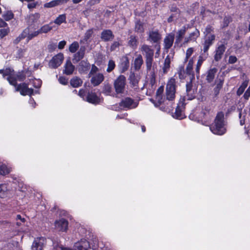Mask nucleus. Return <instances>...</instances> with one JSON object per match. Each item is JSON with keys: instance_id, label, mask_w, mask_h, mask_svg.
Listing matches in <instances>:
<instances>
[{"instance_id": "1", "label": "nucleus", "mask_w": 250, "mask_h": 250, "mask_svg": "<svg viewBox=\"0 0 250 250\" xmlns=\"http://www.w3.org/2000/svg\"><path fill=\"white\" fill-rule=\"evenodd\" d=\"M210 130L213 134L218 135H222L225 133L226 128L223 112H220L217 114L214 123L210 126Z\"/></svg>"}, {"instance_id": "2", "label": "nucleus", "mask_w": 250, "mask_h": 250, "mask_svg": "<svg viewBox=\"0 0 250 250\" xmlns=\"http://www.w3.org/2000/svg\"><path fill=\"white\" fill-rule=\"evenodd\" d=\"M176 91V81L174 78H171L166 86V97L168 101H172L175 98Z\"/></svg>"}, {"instance_id": "3", "label": "nucleus", "mask_w": 250, "mask_h": 250, "mask_svg": "<svg viewBox=\"0 0 250 250\" xmlns=\"http://www.w3.org/2000/svg\"><path fill=\"white\" fill-rule=\"evenodd\" d=\"M125 77L123 75H120L114 81V86L117 93L124 92L125 86Z\"/></svg>"}, {"instance_id": "4", "label": "nucleus", "mask_w": 250, "mask_h": 250, "mask_svg": "<svg viewBox=\"0 0 250 250\" xmlns=\"http://www.w3.org/2000/svg\"><path fill=\"white\" fill-rule=\"evenodd\" d=\"M64 250H93L89 243L85 239H81L74 244L73 249H64Z\"/></svg>"}, {"instance_id": "5", "label": "nucleus", "mask_w": 250, "mask_h": 250, "mask_svg": "<svg viewBox=\"0 0 250 250\" xmlns=\"http://www.w3.org/2000/svg\"><path fill=\"white\" fill-rule=\"evenodd\" d=\"M0 74H2L4 78L7 76L6 79L10 84L16 86L15 74L12 69L7 68L5 69H0Z\"/></svg>"}, {"instance_id": "6", "label": "nucleus", "mask_w": 250, "mask_h": 250, "mask_svg": "<svg viewBox=\"0 0 250 250\" xmlns=\"http://www.w3.org/2000/svg\"><path fill=\"white\" fill-rule=\"evenodd\" d=\"M28 83H22L16 87V91H20L22 95H31L33 93V89L28 87Z\"/></svg>"}, {"instance_id": "7", "label": "nucleus", "mask_w": 250, "mask_h": 250, "mask_svg": "<svg viewBox=\"0 0 250 250\" xmlns=\"http://www.w3.org/2000/svg\"><path fill=\"white\" fill-rule=\"evenodd\" d=\"M63 60V55L62 53H59L54 57L49 63L50 67L56 68L60 66Z\"/></svg>"}, {"instance_id": "8", "label": "nucleus", "mask_w": 250, "mask_h": 250, "mask_svg": "<svg viewBox=\"0 0 250 250\" xmlns=\"http://www.w3.org/2000/svg\"><path fill=\"white\" fill-rule=\"evenodd\" d=\"M45 244V238L44 237L37 238L32 244L31 250H42Z\"/></svg>"}, {"instance_id": "9", "label": "nucleus", "mask_w": 250, "mask_h": 250, "mask_svg": "<svg viewBox=\"0 0 250 250\" xmlns=\"http://www.w3.org/2000/svg\"><path fill=\"white\" fill-rule=\"evenodd\" d=\"M120 105L124 108L128 109L134 108L137 106L138 104L130 98H126L123 100Z\"/></svg>"}, {"instance_id": "10", "label": "nucleus", "mask_w": 250, "mask_h": 250, "mask_svg": "<svg viewBox=\"0 0 250 250\" xmlns=\"http://www.w3.org/2000/svg\"><path fill=\"white\" fill-rule=\"evenodd\" d=\"M68 222L64 219H61L55 222V227L58 231H65L67 230Z\"/></svg>"}, {"instance_id": "11", "label": "nucleus", "mask_w": 250, "mask_h": 250, "mask_svg": "<svg viewBox=\"0 0 250 250\" xmlns=\"http://www.w3.org/2000/svg\"><path fill=\"white\" fill-rule=\"evenodd\" d=\"M161 39V35L158 30H151L149 32L148 40L151 42L157 43Z\"/></svg>"}, {"instance_id": "12", "label": "nucleus", "mask_w": 250, "mask_h": 250, "mask_svg": "<svg viewBox=\"0 0 250 250\" xmlns=\"http://www.w3.org/2000/svg\"><path fill=\"white\" fill-rule=\"evenodd\" d=\"M89 77H91V83L94 86L98 85L104 80V75L101 73L93 74Z\"/></svg>"}, {"instance_id": "13", "label": "nucleus", "mask_w": 250, "mask_h": 250, "mask_svg": "<svg viewBox=\"0 0 250 250\" xmlns=\"http://www.w3.org/2000/svg\"><path fill=\"white\" fill-rule=\"evenodd\" d=\"M174 40V35L173 33L168 34L164 39V48L168 50L173 45Z\"/></svg>"}, {"instance_id": "14", "label": "nucleus", "mask_w": 250, "mask_h": 250, "mask_svg": "<svg viewBox=\"0 0 250 250\" xmlns=\"http://www.w3.org/2000/svg\"><path fill=\"white\" fill-rule=\"evenodd\" d=\"M187 96L185 98L188 100H192L195 97V90L192 88V83L191 81L188 83L186 84Z\"/></svg>"}, {"instance_id": "15", "label": "nucleus", "mask_w": 250, "mask_h": 250, "mask_svg": "<svg viewBox=\"0 0 250 250\" xmlns=\"http://www.w3.org/2000/svg\"><path fill=\"white\" fill-rule=\"evenodd\" d=\"M226 50V46L224 44H221L216 48L214 55V60L218 62L220 60Z\"/></svg>"}, {"instance_id": "16", "label": "nucleus", "mask_w": 250, "mask_h": 250, "mask_svg": "<svg viewBox=\"0 0 250 250\" xmlns=\"http://www.w3.org/2000/svg\"><path fill=\"white\" fill-rule=\"evenodd\" d=\"M184 108V104H179L175 109L173 117L177 119L181 120L185 117L183 109Z\"/></svg>"}, {"instance_id": "17", "label": "nucleus", "mask_w": 250, "mask_h": 250, "mask_svg": "<svg viewBox=\"0 0 250 250\" xmlns=\"http://www.w3.org/2000/svg\"><path fill=\"white\" fill-rule=\"evenodd\" d=\"M215 38L214 35H210L206 38L203 44V51L204 52H206L208 51L210 46L212 44Z\"/></svg>"}, {"instance_id": "18", "label": "nucleus", "mask_w": 250, "mask_h": 250, "mask_svg": "<svg viewBox=\"0 0 250 250\" xmlns=\"http://www.w3.org/2000/svg\"><path fill=\"white\" fill-rule=\"evenodd\" d=\"M173 58V53L169 54L166 58L162 68L164 73H167L170 69V64Z\"/></svg>"}, {"instance_id": "19", "label": "nucleus", "mask_w": 250, "mask_h": 250, "mask_svg": "<svg viewBox=\"0 0 250 250\" xmlns=\"http://www.w3.org/2000/svg\"><path fill=\"white\" fill-rule=\"evenodd\" d=\"M141 50L146 58L152 57L154 55L153 50L147 45L144 44L141 46Z\"/></svg>"}, {"instance_id": "20", "label": "nucleus", "mask_w": 250, "mask_h": 250, "mask_svg": "<svg viewBox=\"0 0 250 250\" xmlns=\"http://www.w3.org/2000/svg\"><path fill=\"white\" fill-rule=\"evenodd\" d=\"M86 101L92 104H98L100 103V99L96 95L95 93L89 92L86 97Z\"/></svg>"}, {"instance_id": "21", "label": "nucleus", "mask_w": 250, "mask_h": 250, "mask_svg": "<svg viewBox=\"0 0 250 250\" xmlns=\"http://www.w3.org/2000/svg\"><path fill=\"white\" fill-rule=\"evenodd\" d=\"M200 36V32L198 30L195 29L194 31L190 33L188 37L185 38L184 43H186L190 41H195Z\"/></svg>"}, {"instance_id": "22", "label": "nucleus", "mask_w": 250, "mask_h": 250, "mask_svg": "<svg viewBox=\"0 0 250 250\" xmlns=\"http://www.w3.org/2000/svg\"><path fill=\"white\" fill-rule=\"evenodd\" d=\"M69 0H53L49 2H47L44 4L45 8H52L55 6L65 3Z\"/></svg>"}, {"instance_id": "23", "label": "nucleus", "mask_w": 250, "mask_h": 250, "mask_svg": "<svg viewBox=\"0 0 250 250\" xmlns=\"http://www.w3.org/2000/svg\"><path fill=\"white\" fill-rule=\"evenodd\" d=\"M75 69V66L72 64L69 60H67L64 66L63 71L64 73L66 75H70L72 74Z\"/></svg>"}, {"instance_id": "24", "label": "nucleus", "mask_w": 250, "mask_h": 250, "mask_svg": "<svg viewBox=\"0 0 250 250\" xmlns=\"http://www.w3.org/2000/svg\"><path fill=\"white\" fill-rule=\"evenodd\" d=\"M186 29L185 27H183L182 29L179 30L176 36V40L175 44H179L181 42L182 39L186 33Z\"/></svg>"}, {"instance_id": "25", "label": "nucleus", "mask_w": 250, "mask_h": 250, "mask_svg": "<svg viewBox=\"0 0 250 250\" xmlns=\"http://www.w3.org/2000/svg\"><path fill=\"white\" fill-rule=\"evenodd\" d=\"M30 72L28 71L19 72L17 74H15V78L16 85L17 84V81H23L26 77H29Z\"/></svg>"}, {"instance_id": "26", "label": "nucleus", "mask_w": 250, "mask_h": 250, "mask_svg": "<svg viewBox=\"0 0 250 250\" xmlns=\"http://www.w3.org/2000/svg\"><path fill=\"white\" fill-rule=\"evenodd\" d=\"M113 38L114 35L110 30H105L101 34V38L104 41H108Z\"/></svg>"}, {"instance_id": "27", "label": "nucleus", "mask_w": 250, "mask_h": 250, "mask_svg": "<svg viewBox=\"0 0 250 250\" xmlns=\"http://www.w3.org/2000/svg\"><path fill=\"white\" fill-rule=\"evenodd\" d=\"M217 71V69L216 68H210L208 71L206 78V80L208 82L210 83L213 81Z\"/></svg>"}, {"instance_id": "28", "label": "nucleus", "mask_w": 250, "mask_h": 250, "mask_svg": "<svg viewBox=\"0 0 250 250\" xmlns=\"http://www.w3.org/2000/svg\"><path fill=\"white\" fill-rule=\"evenodd\" d=\"M193 63L194 58L192 57L188 61L186 70L187 74L188 75H192L193 78H194V74L192 71Z\"/></svg>"}, {"instance_id": "29", "label": "nucleus", "mask_w": 250, "mask_h": 250, "mask_svg": "<svg viewBox=\"0 0 250 250\" xmlns=\"http://www.w3.org/2000/svg\"><path fill=\"white\" fill-rule=\"evenodd\" d=\"M135 31L138 33L144 32V23L140 21H137L135 23Z\"/></svg>"}, {"instance_id": "30", "label": "nucleus", "mask_w": 250, "mask_h": 250, "mask_svg": "<svg viewBox=\"0 0 250 250\" xmlns=\"http://www.w3.org/2000/svg\"><path fill=\"white\" fill-rule=\"evenodd\" d=\"M164 92V86H160L157 90L156 95V99L158 101L159 103V105H162V103L164 102L162 97V94Z\"/></svg>"}, {"instance_id": "31", "label": "nucleus", "mask_w": 250, "mask_h": 250, "mask_svg": "<svg viewBox=\"0 0 250 250\" xmlns=\"http://www.w3.org/2000/svg\"><path fill=\"white\" fill-rule=\"evenodd\" d=\"M8 189L6 184H0V197L4 198L6 197L8 194Z\"/></svg>"}, {"instance_id": "32", "label": "nucleus", "mask_w": 250, "mask_h": 250, "mask_svg": "<svg viewBox=\"0 0 250 250\" xmlns=\"http://www.w3.org/2000/svg\"><path fill=\"white\" fill-rule=\"evenodd\" d=\"M128 44L133 48H136L138 44L136 37L133 35L130 36L128 39Z\"/></svg>"}, {"instance_id": "33", "label": "nucleus", "mask_w": 250, "mask_h": 250, "mask_svg": "<svg viewBox=\"0 0 250 250\" xmlns=\"http://www.w3.org/2000/svg\"><path fill=\"white\" fill-rule=\"evenodd\" d=\"M90 67L89 63L87 61H82L79 65V70L80 71H84L88 69Z\"/></svg>"}, {"instance_id": "34", "label": "nucleus", "mask_w": 250, "mask_h": 250, "mask_svg": "<svg viewBox=\"0 0 250 250\" xmlns=\"http://www.w3.org/2000/svg\"><path fill=\"white\" fill-rule=\"evenodd\" d=\"M143 62L142 57L141 55L138 56L134 60V67L135 69H139Z\"/></svg>"}, {"instance_id": "35", "label": "nucleus", "mask_w": 250, "mask_h": 250, "mask_svg": "<svg viewBox=\"0 0 250 250\" xmlns=\"http://www.w3.org/2000/svg\"><path fill=\"white\" fill-rule=\"evenodd\" d=\"M84 54V50H82L81 49L76 54L74 55V58L73 60V62H77L78 61H79L80 60L83 58Z\"/></svg>"}, {"instance_id": "36", "label": "nucleus", "mask_w": 250, "mask_h": 250, "mask_svg": "<svg viewBox=\"0 0 250 250\" xmlns=\"http://www.w3.org/2000/svg\"><path fill=\"white\" fill-rule=\"evenodd\" d=\"M70 83L73 87H77L81 85L82 84V81L81 79L78 77H75L71 80Z\"/></svg>"}, {"instance_id": "37", "label": "nucleus", "mask_w": 250, "mask_h": 250, "mask_svg": "<svg viewBox=\"0 0 250 250\" xmlns=\"http://www.w3.org/2000/svg\"><path fill=\"white\" fill-rule=\"evenodd\" d=\"M11 171V168L8 167L7 166L4 164L0 166V174L2 175H5L8 174Z\"/></svg>"}, {"instance_id": "38", "label": "nucleus", "mask_w": 250, "mask_h": 250, "mask_svg": "<svg viewBox=\"0 0 250 250\" xmlns=\"http://www.w3.org/2000/svg\"><path fill=\"white\" fill-rule=\"evenodd\" d=\"M63 22H66L65 14L60 15L54 21V23L60 25Z\"/></svg>"}, {"instance_id": "39", "label": "nucleus", "mask_w": 250, "mask_h": 250, "mask_svg": "<svg viewBox=\"0 0 250 250\" xmlns=\"http://www.w3.org/2000/svg\"><path fill=\"white\" fill-rule=\"evenodd\" d=\"M52 29V27L49 24H45L42 26L39 30H38L40 34L46 33Z\"/></svg>"}, {"instance_id": "40", "label": "nucleus", "mask_w": 250, "mask_h": 250, "mask_svg": "<svg viewBox=\"0 0 250 250\" xmlns=\"http://www.w3.org/2000/svg\"><path fill=\"white\" fill-rule=\"evenodd\" d=\"M177 74L179 78L181 80L185 79L186 77V73L183 66H179L178 69Z\"/></svg>"}, {"instance_id": "41", "label": "nucleus", "mask_w": 250, "mask_h": 250, "mask_svg": "<svg viewBox=\"0 0 250 250\" xmlns=\"http://www.w3.org/2000/svg\"><path fill=\"white\" fill-rule=\"evenodd\" d=\"M29 80V83H31L33 86L35 88H39L42 85V82L39 79H30Z\"/></svg>"}, {"instance_id": "42", "label": "nucleus", "mask_w": 250, "mask_h": 250, "mask_svg": "<svg viewBox=\"0 0 250 250\" xmlns=\"http://www.w3.org/2000/svg\"><path fill=\"white\" fill-rule=\"evenodd\" d=\"M248 82L247 81H245L242 83V84L239 87L237 91V94L238 96L241 95L244 92L245 89L248 86Z\"/></svg>"}, {"instance_id": "43", "label": "nucleus", "mask_w": 250, "mask_h": 250, "mask_svg": "<svg viewBox=\"0 0 250 250\" xmlns=\"http://www.w3.org/2000/svg\"><path fill=\"white\" fill-rule=\"evenodd\" d=\"M28 32V29H25L22 33L15 40L14 42L16 43H18L21 39H24L27 36V34Z\"/></svg>"}, {"instance_id": "44", "label": "nucleus", "mask_w": 250, "mask_h": 250, "mask_svg": "<svg viewBox=\"0 0 250 250\" xmlns=\"http://www.w3.org/2000/svg\"><path fill=\"white\" fill-rule=\"evenodd\" d=\"M39 18L40 14L39 13L31 14L29 16V22L30 23L36 22Z\"/></svg>"}, {"instance_id": "45", "label": "nucleus", "mask_w": 250, "mask_h": 250, "mask_svg": "<svg viewBox=\"0 0 250 250\" xmlns=\"http://www.w3.org/2000/svg\"><path fill=\"white\" fill-rule=\"evenodd\" d=\"M2 17L5 21H8L14 18V14L11 11H7L3 14Z\"/></svg>"}, {"instance_id": "46", "label": "nucleus", "mask_w": 250, "mask_h": 250, "mask_svg": "<svg viewBox=\"0 0 250 250\" xmlns=\"http://www.w3.org/2000/svg\"><path fill=\"white\" fill-rule=\"evenodd\" d=\"M115 67V63L114 61L112 60H110L108 61L107 68L106 69V71L108 73L111 72Z\"/></svg>"}, {"instance_id": "47", "label": "nucleus", "mask_w": 250, "mask_h": 250, "mask_svg": "<svg viewBox=\"0 0 250 250\" xmlns=\"http://www.w3.org/2000/svg\"><path fill=\"white\" fill-rule=\"evenodd\" d=\"M79 47V43L77 42H73L69 46V51L72 53L75 52Z\"/></svg>"}, {"instance_id": "48", "label": "nucleus", "mask_w": 250, "mask_h": 250, "mask_svg": "<svg viewBox=\"0 0 250 250\" xmlns=\"http://www.w3.org/2000/svg\"><path fill=\"white\" fill-rule=\"evenodd\" d=\"M194 51V48L193 47L188 48L187 50L185 62H186L188 61V59L191 57Z\"/></svg>"}, {"instance_id": "49", "label": "nucleus", "mask_w": 250, "mask_h": 250, "mask_svg": "<svg viewBox=\"0 0 250 250\" xmlns=\"http://www.w3.org/2000/svg\"><path fill=\"white\" fill-rule=\"evenodd\" d=\"M223 85V82L220 81L218 83H217L214 88V94L215 96H217L219 94L220 89L222 88Z\"/></svg>"}, {"instance_id": "50", "label": "nucleus", "mask_w": 250, "mask_h": 250, "mask_svg": "<svg viewBox=\"0 0 250 250\" xmlns=\"http://www.w3.org/2000/svg\"><path fill=\"white\" fill-rule=\"evenodd\" d=\"M153 61V57L146 58V65L147 70H150L152 67V62Z\"/></svg>"}, {"instance_id": "51", "label": "nucleus", "mask_w": 250, "mask_h": 250, "mask_svg": "<svg viewBox=\"0 0 250 250\" xmlns=\"http://www.w3.org/2000/svg\"><path fill=\"white\" fill-rule=\"evenodd\" d=\"M39 34H40V33L39 32L38 30L33 32L32 33H29L28 32V33L27 34V36H26L28 41H29V40H31L32 39H33V38L37 36Z\"/></svg>"}, {"instance_id": "52", "label": "nucleus", "mask_w": 250, "mask_h": 250, "mask_svg": "<svg viewBox=\"0 0 250 250\" xmlns=\"http://www.w3.org/2000/svg\"><path fill=\"white\" fill-rule=\"evenodd\" d=\"M53 248L55 250H64V249H68L63 247L62 245L59 244L58 242L53 243Z\"/></svg>"}, {"instance_id": "53", "label": "nucleus", "mask_w": 250, "mask_h": 250, "mask_svg": "<svg viewBox=\"0 0 250 250\" xmlns=\"http://www.w3.org/2000/svg\"><path fill=\"white\" fill-rule=\"evenodd\" d=\"M98 70V68L94 65L92 66L91 71L89 73V76H90L93 74H97V72Z\"/></svg>"}, {"instance_id": "54", "label": "nucleus", "mask_w": 250, "mask_h": 250, "mask_svg": "<svg viewBox=\"0 0 250 250\" xmlns=\"http://www.w3.org/2000/svg\"><path fill=\"white\" fill-rule=\"evenodd\" d=\"M93 33V31L92 29H89L87 30L84 35V40H87L91 36Z\"/></svg>"}, {"instance_id": "55", "label": "nucleus", "mask_w": 250, "mask_h": 250, "mask_svg": "<svg viewBox=\"0 0 250 250\" xmlns=\"http://www.w3.org/2000/svg\"><path fill=\"white\" fill-rule=\"evenodd\" d=\"M9 32L8 29H0V37L3 38L6 36Z\"/></svg>"}, {"instance_id": "56", "label": "nucleus", "mask_w": 250, "mask_h": 250, "mask_svg": "<svg viewBox=\"0 0 250 250\" xmlns=\"http://www.w3.org/2000/svg\"><path fill=\"white\" fill-rule=\"evenodd\" d=\"M59 81L60 83L63 85H66L68 83V80L64 77H60L59 79Z\"/></svg>"}, {"instance_id": "57", "label": "nucleus", "mask_w": 250, "mask_h": 250, "mask_svg": "<svg viewBox=\"0 0 250 250\" xmlns=\"http://www.w3.org/2000/svg\"><path fill=\"white\" fill-rule=\"evenodd\" d=\"M237 61V58L234 56H230L229 59V62L230 64H233L236 62Z\"/></svg>"}, {"instance_id": "58", "label": "nucleus", "mask_w": 250, "mask_h": 250, "mask_svg": "<svg viewBox=\"0 0 250 250\" xmlns=\"http://www.w3.org/2000/svg\"><path fill=\"white\" fill-rule=\"evenodd\" d=\"M202 63L197 62L196 65V68H195V71H196V75H197V77L199 75L200 69V67L202 65Z\"/></svg>"}, {"instance_id": "59", "label": "nucleus", "mask_w": 250, "mask_h": 250, "mask_svg": "<svg viewBox=\"0 0 250 250\" xmlns=\"http://www.w3.org/2000/svg\"><path fill=\"white\" fill-rule=\"evenodd\" d=\"M120 45L118 42H114L111 46V50H114Z\"/></svg>"}, {"instance_id": "60", "label": "nucleus", "mask_w": 250, "mask_h": 250, "mask_svg": "<svg viewBox=\"0 0 250 250\" xmlns=\"http://www.w3.org/2000/svg\"><path fill=\"white\" fill-rule=\"evenodd\" d=\"M250 97V85L248 88V89L245 92L244 95V98L246 100H248L249 97Z\"/></svg>"}, {"instance_id": "61", "label": "nucleus", "mask_w": 250, "mask_h": 250, "mask_svg": "<svg viewBox=\"0 0 250 250\" xmlns=\"http://www.w3.org/2000/svg\"><path fill=\"white\" fill-rule=\"evenodd\" d=\"M213 31V28L212 26L210 25H208L206 27L205 33L206 34V35L210 33Z\"/></svg>"}, {"instance_id": "62", "label": "nucleus", "mask_w": 250, "mask_h": 250, "mask_svg": "<svg viewBox=\"0 0 250 250\" xmlns=\"http://www.w3.org/2000/svg\"><path fill=\"white\" fill-rule=\"evenodd\" d=\"M66 44V42L64 41H61L58 44V48L60 49H62L64 48V46Z\"/></svg>"}, {"instance_id": "63", "label": "nucleus", "mask_w": 250, "mask_h": 250, "mask_svg": "<svg viewBox=\"0 0 250 250\" xmlns=\"http://www.w3.org/2000/svg\"><path fill=\"white\" fill-rule=\"evenodd\" d=\"M230 22V20L228 18H225L224 19V27L227 26Z\"/></svg>"}, {"instance_id": "64", "label": "nucleus", "mask_w": 250, "mask_h": 250, "mask_svg": "<svg viewBox=\"0 0 250 250\" xmlns=\"http://www.w3.org/2000/svg\"><path fill=\"white\" fill-rule=\"evenodd\" d=\"M104 90L106 92L109 93L111 91V87L110 85H106L104 87Z\"/></svg>"}]
</instances>
